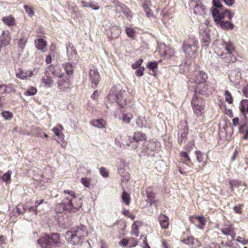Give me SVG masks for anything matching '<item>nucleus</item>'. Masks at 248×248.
I'll use <instances>...</instances> for the list:
<instances>
[{
    "label": "nucleus",
    "mask_w": 248,
    "mask_h": 248,
    "mask_svg": "<svg viewBox=\"0 0 248 248\" xmlns=\"http://www.w3.org/2000/svg\"><path fill=\"white\" fill-rule=\"evenodd\" d=\"M63 194L64 197L62 202L56 204L54 207L56 213H75L81 207L82 199L77 196L75 191L65 190Z\"/></svg>",
    "instance_id": "obj_1"
},
{
    "label": "nucleus",
    "mask_w": 248,
    "mask_h": 248,
    "mask_svg": "<svg viewBox=\"0 0 248 248\" xmlns=\"http://www.w3.org/2000/svg\"><path fill=\"white\" fill-rule=\"evenodd\" d=\"M215 52L223 62L226 63H233L236 61V49L234 44L231 41H223L217 43L214 47Z\"/></svg>",
    "instance_id": "obj_2"
},
{
    "label": "nucleus",
    "mask_w": 248,
    "mask_h": 248,
    "mask_svg": "<svg viewBox=\"0 0 248 248\" xmlns=\"http://www.w3.org/2000/svg\"><path fill=\"white\" fill-rule=\"evenodd\" d=\"M213 18L216 24L223 30H232L234 25L231 22L234 13L227 9L214 10L212 12Z\"/></svg>",
    "instance_id": "obj_3"
},
{
    "label": "nucleus",
    "mask_w": 248,
    "mask_h": 248,
    "mask_svg": "<svg viewBox=\"0 0 248 248\" xmlns=\"http://www.w3.org/2000/svg\"><path fill=\"white\" fill-rule=\"evenodd\" d=\"M37 243L41 248H55L62 245L60 234L54 232L42 233Z\"/></svg>",
    "instance_id": "obj_4"
},
{
    "label": "nucleus",
    "mask_w": 248,
    "mask_h": 248,
    "mask_svg": "<svg viewBox=\"0 0 248 248\" xmlns=\"http://www.w3.org/2000/svg\"><path fill=\"white\" fill-rule=\"evenodd\" d=\"M88 232L85 226L80 225L77 228L72 229L65 234L66 240L73 245H78L81 243V240L86 236Z\"/></svg>",
    "instance_id": "obj_5"
},
{
    "label": "nucleus",
    "mask_w": 248,
    "mask_h": 248,
    "mask_svg": "<svg viewBox=\"0 0 248 248\" xmlns=\"http://www.w3.org/2000/svg\"><path fill=\"white\" fill-rule=\"evenodd\" d=\"M108 98L110 101H116L122 107H124L131 102L132 97L128 91H111Z\"/></svg>",
    "instance_id": "obj_6"
},
{
    "label": "nucleus",
    "mask_w": 248,
    "mask_h": 248,
    "mask_svg": "<svg viewBox=\"0 0 248 248\" xmlns=\"http://www.w3.org/2000/svg\"><path fill=\"white\" fill-rule=\"evenodd\" d=\"M194 114L197 117H201L204 115L205 109V100L200 97L197 94H193L191 101Z\"/></svg>",
    "instance_id": "obj_7"
},
{
    "label": "nucleus",
    "mask_w": 248,
    "mask_h": 248,
    "mask_svg": "<svg viewBox=\"0 0 248 248\" xmlns=\"http://www.w3.org/2000/svg\"><path fill=\"white\" fill-rule=\"evenodd\" d=\"M198 42L194 38H188L183 45V51L186 57H192L196 53L198 48Z\"/></svg>",
    "instance_id": "obj_8"
},
{
    "label": "nucleus",
    "mask_w": 248,
    "mask_h": 248,
    "mask_svg": "<svg viewBox=\"0 0 248 248\" xmlns=\"http://www.w3.org/2000/svg\"><path fill=\"white\" fill-rule=\"evenodd\" d=\"M208 76L203 71L195 70L189 76V81L196 84L207 81Z\"/></svg>",
    "instance_id": "obj_9"
},
{
    "label": "nucleus",
    "mask_w": 248,
    "mask_h": 248,
    "mask_svg": "<svg viewBox=\"0 0 248 248\" xmlns=\"http://www.w3.org/2000/svg\"><path fill=\"white\" fill-rule=\"evenodd\" d=\"M213 91V88L211 87L210 84L207 81L196 84L195 87V91L194 94H201L203 95H208Z\"/></svg>",
    "instance_id": "obj_10"
},
{
    "label": "nucleus",
    "mask_w": 248,
    "mask_h": 248,
    "mask_svg": "<svg viewBox=\"0 0 248 248\" xmlns=\"http://www.w3.org/2000/svg\"><path fill=\"white\" fill-rule=\"evenodd\" d=\"M146 135L141 131H136L134 133L132 140H131L128 146L134 147V149H137L138 147V143L140 142H145L147 141Z\"/></svg>",
    "instance_id": "obj_11"
},
{
    "label": "nucleus",
    "mask_w": 248,
    "mask_h": 248,
    "mask_svg": "<svg viewBox=\"0 0 248 248\" xmlns=\"http://www.w3.org/2000/svg\"><path fill=\"white\" fill-rule=\"evenodd\" d=\"M53 75L58 77L57 83L58 88L62 91H65L71 88V82L69 78H67L63 73L60 74L59 75Z\"/></svg>",
    "instance_id": "obj_12"
},
{
    "label": "nucleus",
    "mask_w": 248,
    "mask_h": 248,
    "mask_svg": "<svg viewBox=\"0 0 248 248\" xmlns=\"http://www.w3.org/2000/svg\"><path fill=\"white\" fill-rule=\"evenodd\" d=\"M222 234L226 236H230L232 239L236 236V232H235L233 225L229 222L224 223L222 226L218 228Z\"/></svg>",
    "instance_id": "obj_13"
},
{
    "label": "nucleus",
    "mask_w": 248,
    "mask_h": 248,
    "mask_svg": "<svg viewBox=\"0 0 248 248\" xmlns=\"http://www.w3.org/2000/svg\"><path fill=\"white\" fill-rule=\"evenodd\" d=\"M89 81L92 83V87L95 88L100 80V75L97 69H90L89 72Z\"/></svg>",
    "instance_id": "obj_14"
},
{
    "label": "nucleus",
    "mask_w": 248,
    "mask_h": 248,
    "mask_svg": "<svg viewBox=\"0 0 248 248\" xmlns=\"http://www.w3.org/2000/svg\"><path fill=\"white\" fill-rule=\"evenodd\" d=\"M115 118H118L121 120L122 122L125 124H129L131 119L133 118V115L129 113H125L123 110H118L114 113Z\"/></svg>",
    "instance_id": "obj_15"
},
{
    "label": "nucleus",
    "mask_w": 248,
    "mask_h": 248,
    "mask_svg": "<svg viewBox=\"0 0 248 248\" xmlns=\"http://www.w3.org/2000/svg\"><path fill=\"white\" fill-rule=\"evenodd\" d=\"M63 129L64 128L63 126L61 124H59L52 129V131L59 138V140H57V142L61 144L62 145L64 143V135L62 133Z\"/></svg>",
    "instance_id": "obj_16"
},
{
    "label": "nucleus",
    "mask_w": 248,
    "mask_h": 248,
    "mask_svg": "<svg viewBox=\"0 0 248 248\" xmlns=\"http://www.w3.org/2000/svg\"><path fill=\"white\" fill-rule=\"evenodd\" d=\"M67 53L69 61H74L77 59V52L72 43H69L66 46Z\"/></svg>",
    "instance_id": "obj_17"
},
{
    "label": "nucleus",
    "mask_w": 248,
    "mask_h": 248,
    "mask_svg": "<svg viewBox=\"0 0 248 248\" xmlns=\"http://www.w3.org/2000/svg\"><path fill=\"white\" fill-rule=\"evenodd\" d=\"M181 242L185 244L191 246L192 248H196L200 246L201 243L199 241L194 238V236H189L186 238H183Z\"/></svg>",
    "instance_id": "obj_18"
},
{
    "label": "nucleus",
    "mask_w": 248,
    "mask_h": 248,
    "mask_svg": "<svg viewBox=\"0 0 248 248\" xmlns=\"http://www.w3.org/2000/svg\"><path fill=\"white\" fill-rule=\"evenodd\" d=\"M188 131V126L186 124L184 126V128H181L179 130L178 137V142L180 145H181L183 142H185L187 139Z\"/></svg>",
    "instance_id": "obj_19"
},
{
    "label": "nucleus",
    "mask_w": 248,
    "mask_h": 248,
    "mask_svg": "<svg viewBox=\"0 0 248 248\" xmlns=\"http://www.w3.org/2000/svg\"><path fill=\"white\" fill-rule=\"evenodd\" d=\"M195 155L196 156L198 161L202 163V166H199L198 170H197L198 171L200 170H203L204 167L206 165L207 160L204 158V154L201 151L198 150L195 152Z\"/></svg>",
    "instance_id": "obj_20"
},
{
    "label": "nucleus",
    "mask_w": 248,
    "mask_h": 248,
    "mask_svg": "<svg viewBox=\"0 0 248 248\" xmlns=\"http://www.w3.org/2000/svg\"><path fill=\"white\" fill-rule=\"evenodd\" d=\"M33 75L31 71H23L21 69L19 68L16 72V77L21 79H26L28 78L32 77Z\"/></svg>",
    "instance_id": "obj_21"
},
{
    "label": "nucleus",
    "mask_w": 248,
    "mask_h": 248,
    "mask_svg": "<svg viewBox=\"0 0 248 248\" xmlns=\"http://www.w3.org/2000/svg\"><path fill=\"white\" fill-rule=\"evenodd\" d=\"M158 220L162 228L166 229L169 228L170 220L166 215L160 214L158 217Z\"/></svg>",
    "instance_id": "obj_22"
},
{
    "label": "nucleus",
    "mask_w": 248,
    "mask_h": 248,
    "mask_svg": "<svg viewBox=\"0 0 248 248\" xmlns=\"http://www.w3.org/2000/svg\"><path fill=\"white\" fill-rule=\"evenodd\" d=\"M34 44L37 49L43 52H46L47 50V42L43 39H37L34 40Z\"/></svg>",
    "instance_id": "obj_23"
},
{
    "label": "nucleus",
    "mask_w": 248,
    "mask_h": 248,
    "mask_svg": "<svg viewBox=\"0 0 248 248\" xmlns=\"http://www.w3.org/2000/svg\"><path fill=\"white\" fill-rule=\"evenodd\" d=\"M90 123L93 126L100 129L105 128L107 124V122L102 118L92 120Z\"/></svg>",
    "instance_id": "obj_24"
},
{
    "label": "nucleus",
    "mask_w": 248,
    "mask_h": 248,
    "mask_svg": "<svg viewBox=\"0 0 248 248\" xmlns=\"http://www.w3.org/2000/svg\"><path fill=\"white\" fill-rule=\"evenodd\" d=\"M147 200L146 201L151 205L155 201V194L153 192V188L151 186H149L146 190Z\"/></svg>",
    "instance_id": "obj_25"
},
{
    "label": "nucleus",
    "mask_w": 248,
    "mask_h": 248,
    "mask_svg": "<svg viewBox=\"0 0 248 248\" xmlns=\"http://www.w3.org/2000/svg\"><path fill=\"white\" fill-rule=\"evenodd\" d=\"M239 108L244 115L245 116L248 114V99H242L240 102Z\"/></svg>",
    "instance_id": "obj_26"
},
{
    "label": "nucleus",
    "mask_w": 248,
    "mask_h": 248,
    "mask_svg": "<svg viewBox=\"0 0 248 248\" xmlns=\"http://www.w3.org/2000/svg\"><path fill=\"white\" fill-rule=\"evenodd\" d=\"M110 37L112 38H117L121 33V30L120 27L117 25L112 26L110 28Z\"/></svg>",
    "instance_id": "obj_27"
},
{
    "label": "nucleus",
    "mask_w": 248,
    "mask_h": 248,
    "mask_svg": "<svg viewBox=\"0 0 248 248\" xmlns=\"http://www.w3.org/2000/svg\"><path fill=\"white\" fill-rule=\"evenodd\" d=\"M202 39L201 40V43L202 46L206 47H208L211 41L210 34L206 31H204L202 33Z\"/></svg>",
    "instance_id": "obj_28"
},
{
    "label": "nucleus",
    "mask_w": 248,
    "mask_h": 248,
    "mask_svg": "<svg viewBox=\"0 0 248 248\" xmlns=\"http://www.w3.org/2000/svg\"><path fill=\"white\" fill-rule=\"evenodd\" d=\"M62 67L65 70L67 75H73L74 71V66L71 62H65L62 64Z\"/></svg>",
    "instance_id": "obj_29"
},
{
    "label": "nucleus",
    "mask_w": 248,
    "mask_h": 248,
    "mask_svg": "<svg viewBox=\"0 0 248 248\" xmlns=\"http://www.w3.org/2000/svg\"><path fill=\"white\" fill-rule=\"evenodd\" d=\"M41 82L46 87H50L53 84V80L50 76L47 75H46L42 78Z\"/></svg>",
    "instance_id": "obj_30"
},
{
    "label": "nucleus",
    "mask_w": 248,
    "mask_h": 248,
    "mask_svg": "<svg viewBox=\"0 0 248 248\" xmlns=\"http://www.w3.org/2000/svg\"><path fill=\"white\" fill-rule=\"evenodd\" d=\"M81 4L84 7H91L93 10H98L100 5L97 2H86L84 0L81 1Z\"/></svg>",
    "instance_id": "obj_31"
},
{
    "label": "nucleus",
    "mask_w": 248,
    "mask_h": 248,
    "mask_svg": "<svg viewBox=\"0 0 248 248\" xmlns=\"http://www.w3.org/2000/svg\"><path fill=\"white\" fill-rule=\"evenodd\" d=\"M163 55L167 59L173 57L174 55V50L173 49L165 46L164 48Z\"/></svg>",
    "instance_id": "obj_32"
},
{
    "label": "nucleus",
    "mask_w": 248,
    "mask_h": 248,
    "mask_svg": "<svg viewBox=\"0 0 248 248\" xmlns=\"http://www.w3.org/2000/svg\"><path fill=\"white\" fill-rule=\"evenodd\" d=\"M119 6L122 9V13L126 16L127 18H131L132 17V12L127 8L125 4L120 3Z\"/></svg>",
    "instance_id": "obj_33"
},
{
    "label": "nucleus",
    "mask_w": 248,
    "mask_h": 248,
    "mask_svg": "<svg viewBox=\"0 0 248 248\" xmlns=\"http://www.w3.org/2000/svg\"><path fill=\"white\" fill-rule=\"evenodd\" d=\"M196 15H202L205 14V7L203 5L197 4L193 8Z\"/></svg>",
    "instance_id": "obj_34"
},
{
    "label": "nucleus",
    "mask_w": 248,
    "mask_h": 248,
    "mask_svg": "<svg viewBox=\"0 0 248 248\" xmlns=\"http://www.w3.org/2000/svg\"><path fill=\"white\" fill-rule=\"evenodd\" d=\"M2 21L8 26H12L15 24V19L12 16H5L2 18Z\"/></svg>",
    "instance_id": "obj_35"
},
{
    "label": "nucleus",
    "mask_w": 248,
    "mask_h": 248,
    "mask_svg": "<svg viewBox=\"0 0 248 248\" xmlns=\"http://www.w3.org/2000/svg\"><path fill=\"white\" fill-rule=\"evenodd\" d=\"M212 4L213 6L211 8V12L214 11V10H220L225 8L220 0H213Z\"/></svg>",
    "instance_id": "obj_36"
},
{
    "label": "nucleus",
    "mask_w": 248,
    "mask_h": 248,
    "mask_svg": "<svg viewBox=\"0 0 248 248\" xmlns=\"http://www.w3.org/2000/svg\"><path fill=\"white\" fill-rule=\"evenodd\" d=\"M123 190L124 191L122 195V199L123 200V202L126 205H129L131 202V198L130 194L128 193L127 192L125 191L124 188Z\"/></svg>",
    "instance_id": "obj_37"
},
{
    "label": "nucleus",
    "mask_w": 248,
    "mask_h": 248,
    "mask_svg": "<svg viewBox=\"0 0 248 248\" xmlns=\"http://www.w3.org/2000/svg\"><path fill=\"white\" fill-rule=\"evenodd\" d=\"M197 220L200 224L198 225V228L202 230L203 229L207 222L206 218L202 216H197Z\"/></svg>",
    "instance_id": "obj_38"
},
{
    "label": "nucleus",
    "mask_w": 248,
    "mask_h": 248,
    "mask_svg": "<svg viewBox=\"0 0 248 248\" xmlns=\"http://www.w3.org/2000/svg\"><path fill=\"white\" fill-rule=\"evenodd\" d=\"M3 92L2 93H10L12 92H15V89L13 85L11 84L6 85L3 84Z\"/></svg>",
    "instance_id": "obj_39"
},
{
    "label": "nucleus",
    "mask_w": 248,
    "mask_h": 248,
    "mask_svg": "<svg viewBox=\"0 0 248 248\" xmlns=\"http://www.w3.org/2000/svg\"><path fill=\"white\" fill-rule=\"evenodd\" d=\"M28 38L25 36H23L18 41V47L22 49H23L25 47Z\"/></svg>",
    "instance_id": "obj_40"
},
{
    "label": "nucleus",
    "mask_w": 248,
    "mask_h": 248,
    "mask_svg": "<svg viewBox=\"0 0 248 248\" xmlns=\"http://www.w3.org/2000/svg\"><path fill=\"white\" fill-rule=\"evenodd\" d=\"M80 182L86 187L90 188L91 185V179L87 177H82Z\"/></svg>",
    "instance_id": "obj_41"
},
{
    "label": "nucleus",
    "mask_w": 248,
    "mask_h": 248,
    "mask_svg": "<svg viewBox=\"0 0 248 248\" xmlns=\"http://www.w3.org/2000/svg\"><path fill=\"white\" fill-rule=\"evenodd\" d=\"M37 93V89L35 87H31L27 91L24 93L25 96H32L35 95Z\"/></svg>",
    "instance_id": "obj_42"
},
{
    "label": "nucleus",
    "mask_w": 248,
    "mask_h": 248,
    "mask_svg": "<svg viewBox=\"0 0 248 248\" xmlns=\"http://www.w3.org/2000/svg\"><path fill=\"white\" fill-rule=\"evenodd\" d=\"M125 32L129 37L132 38H135L136 31L133 28L129 27L126 28L125 29Z\"/></svg>",
    "instance_id": "obj_43"
},
{
    "label": "nucleus",
    "mask_w": 248,
    "mask_h": 248,
    "mask_svg": "<svg viewBox=\"0 0 248 248\" xmlns=\"http://www.w3.org/2000/svg\"><path fill=\"white\" fill-rule=\"evenodd\" d=\"M244 206L243 204H239L233 207L234 212L237 214L241 215L242 214V208Z\"/></svg>",
    "instance_id": "obj_44"
},
{
    "label": "nucleus",
    "mask_w": 248,
    "mask_h": 248,
    "mask_svg": "<svg viewBox=\"0 0 248 248\" xmlns=\"http://www.w3.org/2000/svg\"><path fill=\"white\" fill-rule=\"evenodd\" d=\"M226 101L229 104H232L233 102L232 97L231 93L228 91H225L224 93Z\"/></svg>",
    "instance_id": "obj_45"
},
{
    "label": "nucleus",
    "mask_w": 248,
    "mask_h": 248,
    "mask_svg": "<svg viewBox=\"0 0 248 248\" xmlns=\"http://www.w3.org/2000/svg\"><path fill=\"white\" fill-rule=\"evenodd\" d=\"M1 114L5 120L11 119L13 117V113L9 111H3Z\"/></svg>",
    "instance_id": "obj_46"
},
{
    "label": "nucleus",
    "mask_w": 248,
    "mask_h": 248,
    "mask_svg": "<svg viewBox=\"0 0 248 248\" xmlns=\"http://www.w3.org/2000/svg\"><path fill=\"white\" fill-rule=\"evenodd\" d=\"M24 8L26 11V12L31 17L34 15V12L33 11V7L25 5L24 6Z\"/></svg>",
    "instance_id": "obj_47"
},
{
    "label": "nucleus",
    "mask_w": 248,
    "mask_h": 248,
    "mask_svg": "<svg viewBox=\"0 0 248 248\" xmlns=\"http://www.w3.org/2000/svg\"><path fill=\"white\" fill-rule=\"evenodd\" d=\"M188 152L182 151L180 152V155L182 157L186 159L187 162H185V164L188 165V163H191V160L187 154Z\"/></svg>",
    "instance_id": "obj_48"
},
{
    "label": "nucleus",
    "mask_w": 248,
    "mask_h": 248,
    "mask_svg": "<svg viewBox=\"0 0 248 248\" xmlns=\"http://www.w3.org/2000/svg\"><path fill=\"white\" fill-rule=\"evenodd\" d=\"M143 62V60L142 59H139L136 61L134 63H132L131 67L133 69H137L140 67L141 63Z\"/></svg>",
    "instance_id": "obj_49"
},
{
    "label": "nucleus",
    "mask_w": 248,
    "mask_h": 248,
    "mask_svg": "<svg viewBox=\"0 0 248 248\" xmlns=\"http://www.w3.org/2000/svg\"><path fill=\"white\" fill-rule=\"evenodd\" d=\"M99 172L100 174L104 178L108 177L109 172L108 170L105 167H101L99 169Z\"/></svg>",
    "instance_id": "obj_50"
},
{
    "label": "nucleus",
    "mask_w": 248,
    "mask_h": 248,
    "mask_svg": "<svg viewBox=\"0 0 248 248\" xmlns=\"http://www.w3.org/2000/svg\"><path fill=\"white\" fill-rule=\"evenodd\" d=\"M137 221H135L132 225V230L131 234L134 235L136 236H139V229L138 226L136 225Z\"/></svg>",
    "instance_id": "obj_51"
},
{
    "label": "nucleus",
    "mask_w": 248,
    "mask_h": 248,
    "mask_svg": "<svg viewBox=\"0 0 248 248\" xmlns=\"http://www.w3.org/2000/svg\"><path fill=\"white\" fill-rule=\"evenodd\" d=\"M12 171L11 170H8L6 173H5L2 177V180L4 181L8 182L11 180V175L12 174Z\"/></svg>",
    "instance_id": "obj_52"
},
{
    "label": "nucleus",
    "mask_w": 248,
    "mask_h": 248,
    "mask_svg": "<svg viewBox=\"0 0 248 248\" xmlns=\"http://www.w3.org/2000/svg\"><path fill=\"white\" fill-rule=\"evenodd\" d=\"M157 63L155 62H148L147 66V67L154 72V70L157 67Z\"/></svg>",
    "instance_id": "obj_53"
},
{
    "label": "nucleus",
    "mask_w": 248,
    "mask_h": 248,
    "mask_svg": "<svg viewBox=\"0 0 248 248\" xmlns=\"http://www.w3.org/2000/svg\"><path fill=\"white\" fill-rule=\"evenodd\" d=\"M144 70L145 69L144 67H141L138 68V69L135 71V75L137 77H141L143 75Z\"/></svg>",
    "instance_id": "obj_54"
},
{
    "label": "nucleus",
    "mask_w": 248,
    "mask_h": 248,
    "mask_svg": "<svg viewBox=\"0 0 248 248\" xmlns=\"http://www.w3.org/2000/svg\"><path fill=\"white\" fill-rule=\"evenodd\" d=\"M129 241V239L124 238L119 242V244L123 247H125L128 244Z\"/></svg>",
    "instance_id": "obj_55"
},
{
    "label": "nucleus",
    "mask_w": 248,
    "mask_h": 248,
    "mask_svg": "<svg viewBox=\"0 0 248 248\" xmlns=\"http://www.w3.org/2000/svg\"><path fill=\"white\" fill-rule=\"evenodd\" d=\"M142 237H144V239H143L144 246H143V248H151L148 243L147 236H145L144 235H141L140 236V239H142Z\"/></svg>",
    "instance_id": "obj_56"
},
{
    "label": "nucleus",
    "mask_w": 248,
    "mask_h": 248,
    "mask_svg": "<svg viewBox=\"0 0 248 248\" xmlns=\"http://www.w3.org/2000/svg\"><path fill=\"white\" fill-rule=\"evenodd\" d=\"M205 248H219V246L217 244L211 243L205 244Z\"/></svg>",
    "instance_id": "obj_57"
},
{
    "label": "nucleus",
    "mask_w": 248,
    "mask_h": 248,
    "mask_svg": "<svg viewBox=\"0 0 248 248\" xmlns=\"http://www.w3.org/2000/svg\"><path fill=\"white\" fill-rule=\"evenodd\" d=\"M237 241L242 243L243 245H246L248 243V240L244 239L241 236H238L236 239Z\"/></svg>",
    "instance_id": "obj_58"
},
{
    "label": "nucleus",
    "mask_w": 248,
    "mask_h": 248,
    "mask_svg": "<svg viewBox=\"0 0 248 248\" xmlns=\"http://www.w3.org/2000/svg\"><path fill=\"white\" fill-rule=\"evenodd\" d=\"M142 2V6L144 9H147L150 5V0H143Z\"/></svg>",
    "instance_id": "obj_59"
},
{
    "label": "nucleus",
    "mask_w": 248,
    "mask_h": 248,
    "mask_svg": "<svg viewBox=\"0 0 248 248\" xmlns=\"http://www.w3.org/2000/svg\"><path fill=\"white\" fill-rule=\"evenodd\" d=\"M221 245L223 246L230 247V248H232L233 246V243H232V240L229 241H227L226 242L222 241Z\"/></svg>",
    "instance_id": "obj_60"
},
{
    "label": "nucleus",
    "mask_w": 248,
    "mask_h": 248,
    "mask_svg": "<svg viewBox=\"0 0 248 248\" xmlns=\"http://www.w3.org/2000/svg\"><path fill=\"white\" fill-rule=\"evenodd\" d=\"M242 92L243 95L248 98V84H247L242 89Z\"/></svg>",
    "instance_id": "obj_61"
},
{
    "label": "nucleus",
    "mask_w": 248,
    "mask_h": 248,
    "mask_svg": "<svg viewBox=\"0 0 248 248\" xmlns=\"http://www.w3.org/2000/svg\"><path fill=\"white\" fill-rule=\"evenodd\" d=\"M194 145L191 144H187L185 147L184 149L186 151V152H190L192 149H193Z\"/></svg>",
    "instance_id": "obj_62"
},
{
    "label": "nucleus",
    "mask_w": 248,
    "mask_h": 248,
    "mask_svg": "<svg viewBox=\"0 0 248 248\" xmlns=\"http://www.w3.org/2000/svg\"><path fill=\"white\" fill-rule=\"evenodd\" d=\"M130 179V175L129 174L126 173V174L124 176H123L122 178V181L123 182L127 183Z\"/></svg>",
    "instance_id": "obj_63"
},
{
    "label": "nucleus",
    "mask_w": 248,
    "mask_h": 248,
    "mask_svg": "<svg viewBox=\"0 0 248 248\" xmlns=\"http://www.w3.org/2000/svg\"><path fill=\"white\" fill-rule=\"evenodd\" d=\"M145 13H146V15L148 17H152L153 16V14L151 9L149 8H147V9H144Z\"/></svg>",
    "instance_id": "obj_64"
}]
</instances>
